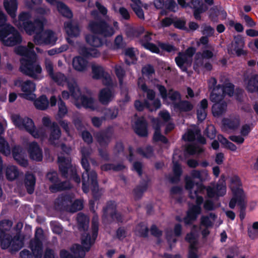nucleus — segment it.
<instances>
[{"label": "nucleus", "mask_w": 258, "mask_h": 258, "mask_svg": "<svg viewBox=\"0 0 258 258\" xmlns=\"http://www.w3.org/2000/svg\"><path fill=\"white\" fill-rule=\"evenodd\" d=\"M30 18L29 13H22L19 16L18 20H14L13 22L19 29H24L29 35L35 33L34 41L36 44H55L57 39L55 34L51 30L43 31L45 20L41 18L32 23Z\"/></svg>", "instance_id": "nucleus-1"}, {"label": "nucleus", "mask_w": 258, "mask_h": 258, "mask_svg": "<svg viewBox=\"0 0 258 258\" xmlns=\"http://www.w3.org/2000/svg\"><path fill=\"white\" fill-rule=\"evenodd\" d=\"M209 174L207 170H194L191 172L190 176L185 177V187L189 191V196L192 199H196L197 205L191 207L187 213L184 218L185 224H190L196 220L199 214L201 213V204L203 199L199 194L204 193L205 187L201 183H195L194 180L196 178L200 181L207 179Z\"/></svg>", "instance_id": "nucleus-2"}, {"label": "nucleus", "mask_w": 258, "mask_h": 258, "mask_svg": "<svg viewBox=\"0 0 258 258\" xmlns=\"http://www.w3.org/2000/svg\"><path fill=\"white\" fill-rule=\"evenodd\" d=\"M45 69L50 77L56 83L60 85L68 84L71 92V96L74 99V103L77 107H84L91 110H95L97 108V102L91 97H87L81 95L78 86L74 80L67 81V79L63 74L60 73H53V66L49 59H45Z\"/></svg>", "instance_id": "nucleus-3"}, {"label": "nucleus", "mask_w": 258, "mask_h": 258, "mask_svg": "<svg viewBox=\"0 0 258 258\" xmlns=\"http://www.w3.org/2000/svg\"><path fill=\"white\" fill-rule=\"evenodd\" d=\"M15 52L22 56L20 60V70L23 73L35 79H41L42 69L37 61V56L34 50V44L29 42L27 48L19 46L15 49Z\"/></svg>", "instance_id": "nucleus-4"}, {"label": "nucleus", "mask_w": 258, "mask_h": 258, "mask_svg": "<svg viewBox=\"0 0 258 258\" xmlns=\"http://www.w3.org/2000/svg\"><path fill=\"white\" fill-rule=\"evenodd\" d=\"M98 231V218L94 217L92 220V236L88 233H84L82 237V244L81 247L78 244L73 245L71 249V252L62 250L60 252L61 258H83L85 256L86 251H88L94 243L97 236Z\"/></svg>", "instance_id": "nucleus-5"}, {"label": "nucleus", "mask_w": 258, "mask_h": 258, "mask_svg": "<svg viewBox=\"0 0 258 258\" xmlns=\"http://www.w3.org/2000/svg\"><path fill=\"white\" fill-rule=\"evenodd\" d=\"M6 16L0 10V41L5 45L12 46L20 43L22 38L15 28L6 23Z\"/></svg>", "instance_id": "nucleus-6"}, {"label": "nucleus", "mask_w": 258, "mask_h": 258, "mask_svg": "<svg viewBox=\"0 0 258 258\" xmlns=\"http://www.w3.org/2000/svg\"><path fill=\"white\" fill-rule=\"evenodd\" d=\"M14 124L21 130H25L35 138L44 139L46 137V129L40 127L36 130L33 120L28 117L22 118L19 114H13L11 116Z\"/></svg>", "instance_id": "nucleus-7"}, {"label": "nucleus", "mask_w": 258, "mask_h": 258, "mask_svg": "<svg viewBox=\"0 0 258 258\" xmlns=\"http://www.w3.org/2000/svg\"><path fill=\"white\" fill-rule=\"evenodd\" d=\"M157 88L163 102L167 104H173L175 107H178L183 111H189L192 108V105L187 101L179 102L180 95L176 91L170 90L167 93L165 88L161 85H158Z\"/></svg>", "instance_id": "nucleus-8"}, {"label": "nucleus", "mask_w": 258, "mask_h": 258, "mask_svg": "<svg viewBox=\"0 0 258 258\" xmlns=\"http://www.w3.org/2000/svg\"><path fill=\"white\" fill-rule=\"evenodd\" d=\"M138 87L143 92H147L148 100L144 104L137 100L135 103V106L138 110H142L146 106L150 110H156L161 106V103L159 99H154L155 93L152 90L148 89L147 87L144 83L143 79L140 78L138 81Z\"/></svg>", "instance_id": "nucleus-9"}, {"label": "nucleus", "mask_w": 258, "mask_h": 258, "mask_svg": "<svg viewBox=\"0 0 258 258\" xmlns=\"http://www.w3.org/2000/svg\"><path fill=\"white\" fill-rule=\"evenodd\" d=\"M88 30L91 33H98L104 37L112 36L118 29V23L113 22V27L105 22H98L96 20L90 21L88 25Z\"/></svg>", "instance_id": "nucleus-10"}, {"label": "nucleus", "mask_w": 258, "mask_h": 258, "mask_svg": "<svg viewBox=\"0 0 258 258\" xmlns=\"http://www.w3.org/2000/svg\"><path fill=\"white\" fill-rule=\"evenodd\" d=\"M230 187L233 193V198L229 202V207L233 209L236 204L242 205L245 199L243 191L240 187L241 183L239 178L236 176L231 177Z\"/></svg>", "instance_id": "nucleus-11"}, {"label": "nucleus", "mask_w": 258, "mask_h": 258, "mask_svg": "<svg viewBox=\"0 0 258 258\" xmlns=\"http://www.w3.org/2000/svg\"><path fill=\"white\" fill-rule=\"evenodd\" d=\"M82 164L84 168L85 169V172H84L82 175L83 189L84 192H87L88 191V186L92 185L95 186L96 185L97 175L96 172L93 171L89 173V163L87 159V156L90 153H86L85 150L83 149L82 150Z\"/></svg>", "instance_id": "nucleus-12"}, {"label": "nucleus", "mask_w": 258, "mask_h": 258, "mask_svg": "<svg viewBox=\"0 0 258 258\" xmlns=\"http://www.w3.org/2000/svg\"><path fill=\"white\" fill-rule=\"evenodd\" d=\"M58 162L59 169L62 173L67 177L73 178L75 182L79 183L80 178L76 174V169L71 165V159L69 157L58 156Z\"/></svg>", "instance_id": "nucleus-13"}, {"label": "nucleus", "mask_w": 258, "mask_h": 258, "mask_svg": "<svg viewBox=\"0 0 258 258\" xmlns=\"http://www.w3.org/2000/svg\"><path fill=\"white\" fill-rule=\"evenodd\" d=\"M14 85L20 86L22 92L21 96L25 99L33 100L36 98L34 92L36 90V84L32 81L27 80L22 81L17 79L14 81Z\"/></svg>", "instance_id": "nucleus-14"}, {"label": "nucleus", "mask_w": 258, "mask_h": 258, "mask_svg": "<svg viewBox=\"0 0 258 258\" xmlns=\"http://www.w3.org/2000/svg\"><path fill=\"white\" fill-rule=\"evenodd\" d=\"M221 91V89H214L210 96V99L214 102V104L212 107L213 114L215 116H219L224 113L227 108V105L225 102L223 100V96L222 95H218L217 91Z\"/></svg>", "instance_id": "nucleus-15"}, {"label": "nucleus", "mask_w": 258, "mask_h": 258, "mask_svg": "<svg viewBox=\"0 0 258 258\" xmlns=\"http://www.w3.org/2000/svg\"><path fill=\"white\" fill-rule=\"evenodd\" d=\"M196 50L193 47L188 48L184 53H179L175 58L177 65L182 71H186L192 61V56Z\"/></svg>", "instance_id": "nucleus-16"}, {"label": "nucleus", "mask_w": 258, "mask_h": 258, "mask_svg": "<svg viewBox=\"0 0 258 258\" xmlns=\"http://www.w3.org/2000/svg\"><path fill=\"white\" fill-rule=\"evenodd\" d=\"M11 236L7 238L4 241H0V246L3 249L9 248L12 251H17L20 249L24 245V238L21 235L15 237L10 239Z\"/></svg>", "instance_id": "nucleus-17"}, {"label": "nucleus", "mask_w": 258, "mask_h": 258, "mask_svg": "<svg viewBox=\"0 0 258 258\" xmlns=\"http://www.w3.org/2000/svg\"><path fill=\"white\" fill-rule=\"evenodd\" d=\"M47 179L51 183L50 189L52 192H55L59 190L65 189L70 188L69 182L59 183L57 180V175L56 172H50L47 174Z\"/></svg>", "instance_id": "nucleus-18"}, {"label": "nucleus", "mask_w": 258, "mask_h": 258, "mask_svg": "<svg viewBox=\"0 0 258 258\" xmlns=\"http://www.w3.org/2000/svg\"><path fill=\"white\" fill-rule=\"evenodd\" d=\"M42 230L37 228L35 232V238L31 242V248L34 256L36 258L40 257L42 255V244L41 239L42 238Z\"/></svg>", "instance_id": "nucleus-19"}, {"label": "nucleus", "mask_w": 258, "mask_h": 258, "mask_svg": "<svg viewBox=\"0 0 258 258\" xmlns=\"http://www.w3.org/2000/svg\"><path fill=\"white\" fill-rule=\"evenodd\" d=\"M93 78L100 79L102 78L103 83L105 85L111 84V80L109 75L105 73L104 69L101 66L93 64L92 65Z\"/></svg>", "instance_id": "nucleus-20"}, {"label": "nucleus", "mask_w": 258, "mask_h": 258, "mask_svg": "<svg viewBox=\"0 0 258 258\" xmlns=\"http://www.w3.org/2000/svg\"><path fill=\"white\" fill-rule=\"evenodd\" d=\"M243 47V38L240 36H237L234 37V41L228 48V52L230 53H235L237 56H240L244 54Z\"/></svg>", "instance_id": "nucleus-21"}, {"label": "nucleus", "mask_w": 258, "mask_h": 258, "mask_svg": "<svg viewBox=\"0 0 258 258\" xmlns=\"http://www.w3.org/2000/svg\"><path fill=\"white\" fill-rule=\"evenodd\" d=\"M196 228L195 226L191 233L188 234L186 237V240L190 243V250L188 258H198L195 247L198 235V233L196 232Z\"/></svg>", "instance_id": "nucleus-22"}, {"label": "nucleus", "mask_w": 258, "mask_h": 258, "mask_svg": "<svg viewBox=\"0 0 258 258\" xmlns=\"http://www.w3.org/2000/svg\"><path fill=\"white\" fill-rule=\"evenodd\" d=\"M207 194L209 197H215L222 196L226 194V183L224 179L221 178L220 183L218 184L216 188L209 187L207 189Z\"/></svg>", "instance_id": "nucleus-23"}, {"label": "nucleus", "mask_w": 258, "mask_h": 258, "mask_svg": "<svg viewBox=\"0 0 258 258\" xmlns=\"http://www.w3.org/2000/svg\"><path fill=\"white\" fill-rule=\"evenodd\" d=\"M28 152L32 160L40 161L42 159V151L37 143H31L29 145Z\"/></svg>", "instance_id": "nucleus-24"}, {"label": "nucleus", "mask_w": 258, "mask_h": 258, "mask_svg": "<svg viewBox=\"0 0 258 258\" xmlns=\"http://www.w3.org/2000/svg\"><path fill=\"white\" fill-rule=\"evenodd\" d=\"M179 151H177L174 152L173 155V172L174 177L170 178V180L172 182H175L178 180L179 176L182 173L181 166L179 163L180 157L179 155Z\"/></svg>", "instance_id": "nucleus-25"}, {"label": "nucleus", "mask_w": 258, "mask_h": 258, "mask_svg": "<svg viewBox=\"0 0 258 258\" xmlns=\"http://www.w3.org/2000/svg\"><path fill=\"white\" fill-rule=\"evenodd\" d=\"M114 97V93L110 89L106 88L100 90L98 99L103 104L106 105L111 101Z\"/></svg>", "instance_id": "nucleus-26"}, {"label": "nucleus", "mask_w": 258, "mask_h": 258, "mask_svg": "<svg viewBox=\"0 0 258 258\" xmlns=\"http://www.w3.org/2000/svg\"><path fill=\"white\" fill-rule=\"evenodd\" d=\"M14 158L18 163L23 166H26L28 163L25 159V154L23 150L19 146H15L13 149Z\"/></svg>", "instance_id": "nucleus-27"}, {"label": "nucleus", "mask_w": 258, "mask_h": 258, "mask_svg": "<svg viewBox=\"0 0 258 258\" xmlns=\"http://www.w3.org/2000/svg\"><path fill=\"white\" fill-rule=\"evenodd\" d=\"M4 6L8 14L14 19L16 18L18 9L17 0H4Z\"/></svg>", "instance_id": "nucleus-28"}, {"label": "nucleus", "mask_w": 258, "mask_h": 258, "mask_svg": "<svg viewBox=\"0 0 258 258\" xmlns=\"http://www.w3.org/2000/svg\"><path fill=\"white\" fill-rule=\"evenodd\" d=\"M64 28L68 35L71 37H77L80 33V29L77 23L69 22L64 24Z\"/></svg>", "instance_id": "nucleus-29"}, {"label": "nucleus", "mask_w": 258, "mask_h": 258, "mask_svg": "<svg viewBox=\"0 0 258 258\" xmlns=\"http://www.w3.org/2000/svg\"><path fill=\"white\" fill-rule=\"evenodd\" d=\"M135 131L140 136L145 137L147 135V123L143 118L138 119L135 124Z\"/></svg>", "instance_id": "nucleus-30"}, {"label": "nucleus", "mask_w": 258, "mask_h": 258, "mask_svg": "<svg viewBox=\"0 0 258 258\" xmlns=\"http://www.w3.org/2000/svg\"><path fill=\"white\" fill-rule=\"evenodd\" d=\"M12 225V222L9 220H4L0 223V241L10 236L6 232L11 229Z\"/></svg>", "instance_id": "nucleus-31"}, {"label": "nucleus", "mask_w": 258, "mask_h": 258, "mask_svg": "<svg viewBox=\"0 0 258 258\" xmlns=\"http://www.w3.org/2000/svg\"><path fill=\"white\" fill-rule=\"evenodd\" d=\"M46 1L51 5H56L58 11L63 16L71 18L72 16V13L70 9L63 3L57 2L56 0H46Z\"/></svg>", "instance_id": "nucleus-32"}, {"label": "nucleus", "mask_w": 258, "mask_h": 258, "mask_svg": "<svg viewBox=\"0 0 258 258\" xmlns=\"http://www.w3.org/2000/svg\"><path fill=\"white\" fill-rule=\"evenodd\" d=\"M73 66L76 71L83 72L85 71L87 68L88 62L83 57L77 56L73 59Z\"/></svg>", "instance_id": "nucleus-33"}, {"label": "nucleus", "mask_w": 258, "mask_h": 258, "mask_svg": "<svg viewBox=\"0 0 258 258\" xmlns=\"http://www.w3.org/2000/svg\"><path fill=\"white\" fill-rule=\"evenodd\" d=\"M245 86L248 91H258V76L252 77L245 80Z\"/></svg>", "instance_id": "nucleus-34"}, {"label": "nucleus", "mask_w": 258, "mask_h": 258, "mask_svg": "<svg viewBox=\"0 0 258 258\" xmlns=\"http://www.w3.org/2000/svg\"><path fill=\"white\" fill-rule=\"evenodd\" d=\"M93 34H87L85 36V40L87 44L94 47H99L103 45L102 40L95 35L96 33Z\"/></svg>", "instance_id": "nucleus-35"}, {"label": "nucleus", "mask_w": 258, "mask_h": 258, "mask_svg": "<svg viewBox=\"0 0 258 258\" xmlns=\"http://www.w3.org/2000/svg\"><path fill=\"white\" fill-rule=\"evenodd\" d=\"M201 0H191V7H192L194 9H195L194 11V16L196 19H199L200 18V14L206 11L208 8L202 5L200 6V8H198V6H200Z\"/></svg>", "instance_id": "nucleus-36"}, {"label": "nucleus", "mask_w": 258, "mask_h": 258, "mask_svg": "<svg viewBox=\"0 0 258 258\" xmlns=\"http://www.w3.org/2000/svg\"><path fill=\"white\" fill-rule=\"evenodd\" d=\"M137 51L134 48H127L124 50L125 61L128 64L134 63L137 60Z\"/></svg>", "instance_id": "nucleus-37"}, {"label": "nucleus", "mask_w": 258, "mask_h": 258, "mask_svg": "<svg viewBox=\"0 0 258 258\" xmlns=\"http://www.w3.org/2000/svg\"><path fill=\"white\" fill-rule=\"evenodd\" d=\"M208 106V101L206 99H203L197 110V117L199 120L202 121L205 119L207 113L206 108Z\"/></svg>", "instance_id": "nucleus-38"}, {"label": "nucleus", "mask_w": 258, "mask_h": 258, "mask_svg": "<svg viewBox=\"0 0 258 258\" xmlns=\"http://www.w3.org/2000/svg\"><path fill=\"white\" fill-rule=\"evenodd\" d=\"M161 126V123L158 119H154L153 120V127L155 129V133L154 134L153 139L155 141H160L163 143L167 142V139L161 134L159 130Z\"/></svg>", "instance_id": "nucleus-39"}, {"label": "nucleus", "mask_w": 258, "mask_h": 258, "mask_svg": "<svg viewBox=\"0 0 258 258\" xmlns=\"http://www.w3.org/2000/svg\"><path fill=\"white\" fill-rule=\"evenodd\" d=\"M19 171L15 166L10 165L6 169V176L9 180L16 179L19 176Z\"/></svg>", "instance_id": "nucleus-40"}, {"label": "nucleus", "mask_w": 258, "mask_h": 258, "mask_svg": "<svg viewBox=\"0 0 258 258\" xmlns=\"http://www.w3.org/2000/svg\"><path fill=\"white\" fill-rule=\"evenodd\" d=\"M217 217L215 215L210 214L208 216H202L201 218V226L209 228L214 224Z\"/></svg>", "instance_id": "nucleus-41"}, {"label": "nucleus", "mask_w": 258, "mask_h": 258, "mask_svg": "<svg viewBox=\"0 0 258 258\" xmlns=\"http://www.w3.org/2000/svg\"><path fill=\"white\" fill-rule=\"evenodd\" d=\"M60 136V131L57 126L53 125V128L51 130L50 135L49 138V140L51 144L57 145L58 144V140Z\"/></svg>", "instance_id": "nucleus-42"}, {"label": "nucleus", "mask_w": 258, "mask_h": 258, "mask_svg": "<svg viewBox=\"0 0 258 258\" xmlns=\"http://www.w3.org/2000/svg\"><path fill=\"white\" fill-rule=\"evenodd\" d=\"M131 7L138 17L142 19H144V12L142 9V4L140 0H131Z\"/></svg>", "instance_id": "nucleus-43"}, {"label": "nucleus", "mask_w": 258, "mask_h": 258, "mask_svg": "<svg viewBox=\"0 0 258 258\" xmlns=\"http://www.w3.org/2000/svg\"><path fill=\"white\" fill-rule=\"evenodd\" d=\"M25 184L29 194H32L34 189L35 184V178L33 175L31 174H27L26 176Z\"/></svg>", "instance_id": "nucleus-44"}, {"label": "nucleus", "mask_w": 258, "mask_h": 258, "mask_svg": "<svg viewBox=\"0 0 258 258\" xmlns=\"http://www.w3.org/2000/svg\"><path fill=\"white\" fill-rule=\"evenodd\" d=\"M80 53L88 57H98L100 55V52L96 48L88 49L83 47L80 49Z\"/></svg>", "instance_id": "nucleus-45"}, {"label": "nucleus", "mask_w": 258, "mask_h": 258, "mask_svg": "<svg viewBox=\"0 0 258 258\" xmlns=\"http://www.w3.org/2000/svg\"><path fill=\"white\" fill-rule=\"evenodd\" d=\"M35 106L38 109L44 110L48 106V101L45 96H42L34 102Z\"/></svg>", "instance_id": "nucleus-46"}, {"label": "nucleus", "mask_w": 258, "mask_h": 258, "mask_svg": "<svg viewBox=\"0 0 258 258\" xmlns=\"http://www.w3.org/2000/svg\"><path fill=\"white\" fill-rule=\"evenodd\" d=\"M218 88L222 90L221 91L219 90V92L217 91L218 95H222L223 96L224 94H227L229 96H231L233 93V85L231 83L226 84L223 88L217 87L214 89Z\"/></svg>", "instance_id": "nucleus-47"}, {"label": "nucleus", "mask_w": 258, "mask_h": 258, "mask_svg": "<svg viewBox=\"0 0 258 258\" xmlns=\"http://www.w3.org/2000/svg\"><path fill=\"white\" fill-rule=\"evenodd\" d=\"M68 202L71 204L70 207L68 208V210L71 212H76L77 211L81 210L83 209V204L81 200H75L73 202V201L68 200Z\"/></svg>", "instance_id": "nucleus-48"}, {"label": "nucleus", "mask_w": 258, "mask_h": 258, "mask_svg": "<svg viewBox=\"0 0 258 258\" xmlns=\"http://www.w3.org/2000/svg\"><path fill=\"white\" fill-rule=\"evenodd\" d=\"M77 221L78 222L80 229L85 230L87 229L89 224L88 218L82 214H79L77 217Z\"/></svg>", "instance_id": "nucleus-49"}, {"label": "nucleus", "mask_w": 258, "mask_h": 258, "mask_svg": "<svg viewBox=\"0 0 258 258\" xmlns=\"http://www.w3.org/2000/svg\"><path fill=\"white\" fill-rule=\"evenodd\" d=\"M218 139L219 142L223 145L224 148L229 149L232 151H235L236 150L237 148L236 146L232 143L228 141L222 135L218 136Z\"/></svg>", "instance_id": "nucleus-50"}, {"label": "nucleus", "mask_w": 258, "mask_h": 258, "mask_svg": "<svg viewBox=\"0 0 258 258\" xmlns=\"http://www.w3.org/2000/svg\"><path fill=\"white\" fill-rule=\"evenodd\" d=\"M0 152L6 156L10 155L11 149L5 139L0 136Z\"/></svg>", "instance_id": "nucleus-51"}, {"label": "nucleus", "mask_w": 258, "mask_h": 258, "mask_svg": "<svg viewBox=\"0 0 258 258\" xmlns=\"http://www.w3.org/2000/svg\"><path fill=\"white\" fill-rule=\"evenodd\" d=\"M187 152L191 155L198 154L203 151L202 147L196 144H190L186 148Z\"/></svg>", "instance_id": "nucleus-52"}, {"label": "nucleus", "mask_w": 258, "mask_h": 258, "mask_svg": "<svg viewBox=\"0 0 258 258\" xmlns=\"http://www.w3.org/2000/svg\"><path fill=\"white\" fill-rule=\"evenodd\" d=\"M198 134L199 132L197 129L194 131L189 130L187 133L183 136V138L185 140L192 141L195 138L196 135H198Z\"/></svg>", "instance_id": "nucleus-53"}, {"label": "nucleus", "mask_w": 258, "mask_h": 258, "mask_svg": "<svg viewBox=\"0 0 258 258\" xmlns=\"http://www.w3.org/2000/svg\"><path fill=\"white\" fill-rule=\"evenodd\" d=\"M143 45L144 48L150 50L152 52L159 53L160 52L159 48L153 43L145 42L143 43Z\"/></svg>", "instance_id": "nucleus-54"}, {"label": "nucleus", "mask_w": 258, "mask_h": 258, "mask_svg": "<svg viewBox=\"0 0 258 258\" xmlns=\"http://www.w3.org/2000/svg\"><path fill=\"white\" fill-rule=\"evenodd\" d=\"M137 234L141 236H146L148 233V228L146 225H139L136 228Z\"/></svg>", "instance_id": "nucleus-55"}, {"label": "nucleus", "mask_w": 258, "mask_h": 258, "mask_svg": "<svg viewBox=\"0 0 258 258\" xmlns=\"http://www.w3.org/2000/svg\"><path fill=\"white\" fill-rule=\"evenodd\" d=\"M137 152L140 154L147 158L151 157L152 155V150L150 147H148L145 149L139 148Z\"/></svg>", "instance_id": "nucleus-56"}, {"label": "nucleus", "mask_w": 258, "mask_h": 258, "mask_svg": "<svg viewBox=\"0 0 258 258\" xmlns=\"http://www.w3.org/2000/svg\"><path fill=\"white\" fill-rule=\"evenodd\" d=\"M124 44L122 37L118 35L115 39L113 48L115 49L121 48L124 46Z\"/></svg>", "instance_id": "nucleus-57"}, {"label": "nucleus", "mask_w": 258, "mask_h": 258, "mask_svg": "<svg viewBox=\"0 0 258 258\" xmlns=\"http://www.w3.org/2000/svg\"><path fill=\"white\" fill-rule=\"evenodd\" d=\"M239 125V118L236 117L233 118L227 123V126L230 129H235Z\"/></svg>", "instance_id": "nucleus-58"}, {"label": "nucleus", "mask_w": 258, "mask_h": 258, "mask_svg": "<svg viewBox=\"0 0 258 258\" xmlns=\"http://www.w3.org/2000/svg\"><path fill=\"white\" fill-rule=\"evenodd\" d=\"M115 71L116 76H117L119 82L122 83V79L124 75V72L120 66H116L115 68Z\"/></svg>", "instance_id": "nucleus-59"}, {"label": "nucleus", "mask_w": 258, "mask_h": 258, "mask_svg": "<svg viewBox=\"0 0 258 258\" xmlns=\"http://www.w3.org/2000/svg\"><path fill=\"white\" fill-rule=\"evenodd\" d=\"M58 115L60 117L63 116L67 112V108L61 100L58 102Z\"/></svg>", "instance_id": "nucleus-60"}, {"label": "nucleus", "mask_w": 258, "mask_h": 258, "mask_svg": "<svg viewBox=\"0 0 258 258\" xmlns=\"http://www.w3.org/2000/svg\"><path fill=\"white\" fill-rule=\"evenodd\" d=\"M207 136L211 139H213L216 137V131L213 126L208 127L206 131Z\"/></svg>", "instance_id": "nucleus-61"}, {"label": "nucleus", "mask_w": 258, "mask_h": 258, "mask_svg": "<svg viewBox=\"0 0 258 258\" xmlns=\"http://www.w3.org/2000/svg\"><path fill=\"white\" fill-rule=\"evenodd\" d=\"M118 13L121 17L125 20H127L130 18V15L127 10L124 8H120L118 10Z\"/></svg>", "instance_id": "nucleus-62"}, {"label": "nucleus", "mask_w": 258, "mask_h": 258, "mask_svg": "<svg viewBox=\"0 0 258 258\" xmlns=\"http://www.w3.org/2000/svg\"><path fill=\"white\" fill-rule=\"evenodd\" d=\"M154 72V70L153 68L150 65L145 66L142 69V73L145 75L148 76L153 74Z\"/></svg>", "instance_id": "nucleus-63"}, {"label": "nucleus", "mask_w": 258, "mask_h": 258, "mask_svg": "<svg viewBox=\"0 0 258 258\" xmlns=\"http://www.w3.org/2000/svg\"><path fill=\"white\" fill-rule=\"evenodd\" d=\"M243 19L245 21L246 25L248 27H254L256 23L253 21V20L247 15H243Z\"/></svg>", "instance_id": "nucleus-64"}]
</instances>
